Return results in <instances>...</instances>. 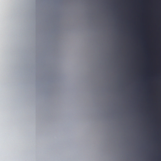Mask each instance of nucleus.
<instances>
[{
    "label": "nucleus",
    "mask_w": 161,
    "mask_h": 161,
    "mask_svg": "<svg viewBox=\"0 0 161 161\" xmlns=\"http://www.w3.org/2000/svg\"><path fill=\"white\" fill-rule=\"evenodd\" d=\"M135 1V0H128V2H131L132 3H134Z\"/></svg>",
    "instance_id": "3"
},
{
    "label": "nucleus",
    "mask_w": 161,
    "mask_h": 161,
    "mask_svg": "<svg viewBox=\"0 0 161 161\" xmlns=\"http://www.w3.org/2000/svg\"><path fill=\"white\" fill-rule=\"evenodd\" d=\"M138 11L139 14V26H141V11Z\"/></svg>",
    "instance_id": "1"
},
{
    "label": "nucleus",
    "mask_w": 161,
    "mask_h": 161,
    "mask_svg": "<svg viewBox=\"0 0 161 161\" xmlns=\"http://www.w3.org/2000/svg\"><path fill=\"white\" fill-rule=\"evenodd\" d=\"M143 1L142 0H138V3L139 4V9H137V10H146L145 9H141V3H142ZM146 10H149L148 9H146ZM151 10H153V9H151Z\"/></svg>",
    "instance_id": "2"
}]
</instances>
